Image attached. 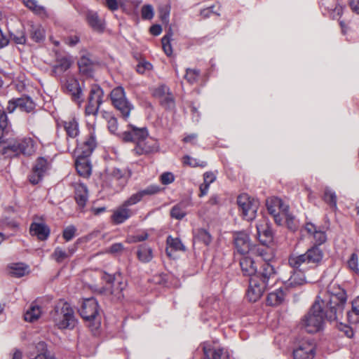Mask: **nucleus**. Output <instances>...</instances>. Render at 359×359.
<instances>
[{
  "mask_svg": "<svg viewBox=\"0 0 359 359\" xmlns=\"http://www.w3.org/2000/svg\"><path fill=\"white\" fill-rule=\"evenodd\" d=\"M323 257L320 248L311 247L304 254L292 255L289 257V264L293 269H299L294 271L290 278L284 283L286 289L295 288L304 285L306 281L302 270L316 266Z\"/></svg>",
  "mask_w": 359,
  "mask_h": 359,
  "instance_id": "nucleus-1",
  "label": "nucleus"
},
{
  "mask_svg": "<svg viewBox=\"0 0 359 359\" xmlns=\"http://www.w3.org/2000/svg\"><path fill=\"white\" fill-rule=\"evenodd\" d=\"M347 296L346 291L336 282L327 287V297L320 300L325 307V316L328 320H338L342 314Z\"/></svg>",
  "mask_w": 359,
  "mask_h": 359,
  "instance_id": "nucleus-2",
  "label": "nucleus"
},
{
  "mask_svg": "<svg viewBox=\"0 0 359 359\" xmlns=\"http://www.w3.org/2000/svg\"><path fill=\"white\" fill-rule=\"evenodd\" d=\"M325 316V307L318 299L309 312L303 317L301 322L302 328L309 333L320 331L323 327Z\"/></svg>",
  "mask_w": 359,
  "mask_h": 359,
  "instance_id": "nucleus-3",
  "label": "nucleus"
},
{
  "mask_svg": "<svg viewBox=\"0 0 359 359\" xmlns=\"http://www.w3.org/2000/svg\"><path fill=\"white\" fill-rule=\"evenodd\" d=\"M34 151V142L31 138L10 139L0 142V152L7 157L20 154L31 155Z\"/></svg>",
  "mask_w": 359,
  "mask_h": 359,
  "instance_id": "nucleus-4",
  "label": "nucleus"
},
{
  "mask_svg": "<svg viewBox=\"0 0 359 359\" xmlns=\"http://www.w3.org/2000/svg\"><path fill=\"white\" fill-rule=\"evenodd\" d=\"M110 98L121 118L127 121L130 112L134 109V106L126 97L124 88L122 86L114 88L110 93Z\"/></svg>",
  "mask_w": 359,
  "mask_h": 359,
  "instance_id": "nucleus-5",
  "label": "nucleus"
},
{
  "mask_svg": "<svg viewBox=\"0 0 359 359\" xmlns=\"http://www.w3.org/2000/svg\"><path fill=\"white\" fill-rule=\"evenodd\" d=\"M51 319L59 329H72L76 325L74 311L67 303L56 306L51 313Z\"/></svg>",
  "mask_w": 359,
  "mask_h": 359,
  "instance_id": "nucleus-6",
  "label": "nucleus"
},
{
  "mask_svg": "<svg viewBox=\"0 0 359 359\" xmlns=\"http://www.w3.org/2000/svg\"><path fill=\"white\" fill-rule=\"evenodd\" d=\"M236 202L243 219L247 221H252L255 219L259 206L257 199L247 194H242L237 197Z\"/></svg>",
  "mask_w": 359,
  "mask_h": 359,
  "instance_id": "nucleus-7",
  "label": "nucleus"
},
{
  "mask_svg": "<svg viewBox=\"0 0 359 359\" xmlns=\"http://www.w3.org/2000/svg\"><path fill=\"white\" fill-rule=\"evenodd\" d=\"M81 318L86 322H89V326L97 328L100 324L98 318L99 308L97 300L95 298L86 299L79 309Z\"/></svg>",
  "mask_w": 359,
  "mask_h": 359,
  "instance_id": "nucleus-8",
  "label": "nucleus"
},
{
  "mask_svg": "<svg viewBox=\"0 0 359 359\" xmlns=\"http://www.w3.org/2000/svg\"><path fill=\"white\" fill-rule=\"evenodd\" d=\"M149 136L147 128H137L133 125L129 124L128 130L120 135L123 141L128 142H133L137 145L140 142H142Z\"/></svg>",
  "mask_w": 359,
  "mask_h": 359,
  "instance_id": "nucleus-9",
  "label": "nucleus"
},
{
  "mask_svg": "<svg viewBox=\"0 0 359 359\" xmlns=\"http://www.w3.org/2000/svg\"><path fill=\"white\" fill-rule=\"evenodd\" d=\"M152 95L159 100L161 105L166 109H172L175 107V100L165 85L158 86L153 89Z\"/></svg>",
  "mask_w": 359,
  "mask_h": 359,
  "instance_id": "nucleus-10",
  "label": "nucleus"
},
{
  "mask_svg": "<svg viewBox=\"0 0 359 359\" xmlns=\"http://www.w3.org/2000/svg\"><path fill=\"white\" fill-rule=\"evenodd\" d=\"M269 288L265 283L259 281L257 277H251L249 280V287L247 291V298L250 302H255L263 295Z\"/></svg>",
  "mask_w": 359,
  "mask_h": 359,
  "instance_id": "nucleus-11",
  "label": "nucleus"
},
{
  "mask_svg": "<svg viewBox=\"0 0 359 359\" xmlns=\"http://www.w3.org/2000/svg\"><path fill=\"white\" fill-rule=\"evenodd\" d=\"M253 277H257L260 282L265 283L269 287L276 281V272L271 262H264L260 271H257Z\"/></svg>",
  "mask_w": 359,
  "mask_h": 359,
  "instance_id": "nucleus-12",
  "label": "nucleus"
},
{
  "mask_svg": "<svg viewBox=\"0 0 359 359\" xmlns=\"http://www.w3.org/2000/svg\"><path fill=\"white\" fill-rule=\"evenodd\" d=\"M67 93L72 95L74 101L81 103L82 90L79 86V81L72 76H67L65 80L61 81Z\"/></svg>",
  "mask_w": 359,
  "mask_h": 359,
  "instance_id": "nucleus-13",
  "label": "nucleus"
},
{
  "mask_svg": "<svg viewBox=\"0 0 359 359\" xmlns=\"http://www.w3.org/2000/svg\"><path fill=\"white\" fill-rule=\"evenodd\" d=\"M256 228L257 238L262 245H266L272 241L273 233L267 219H259L256 224Z\"/></svg>",
  "mask_w": 359,
  "mask_h": 359,
  "instance_id": "nucleus-14",
  "label": "nucleus"
},
{
  "mask_svg": "<svg viewBox=\"0 0 359 359\" xmlns=\"http://www.w3.org/2000/svg\"><path fill=\"white\" fill-rule=\"evenodd\" d=\"M233 243L236 251L241 255H246L252 250V245L248 233L243 231L233 234Z\"/></svg>",
  "mask_w": 359,
  "mask_h": 359,
  "instance_id": "nucleus-15",
  "label": "nucleus"
},
{
  "mask_svg": "<svg viewBox=\"0 0 359 359\" xmlns=\"http://www.w3.org/2000/svg\"><path fill=\"white\" fill-rule=\"evenodd\" d=\"M315 353V344L309 340L300 342L293 351L294 359H313Z\"/></svg>",
  "mask_w": 359,
  "mask_h": 359,
  "instance_id": "nucleus-16",
  "label": "nucleus"
},
{
  "mask_svg": "<svg viewBox=\"0 0 359 359\" xmlns=\"http://www.w3.org/2000/svg\"><path fill=\"white\" fill-rule=\"evenodd\" d=\"M97 142L95 135L93 133H90L89 136L81 144H77L75 149V154L77 157H88L89 156L95 148L96 147Z\"/></svg>",
  "mask_w": 359,
  "mask_h": 359,
  "instance_id": "nucleus-17",
  "label": "nucleus"
},
{
  "mask_svg": "<svg viewBox=\"0 0 359 359\" xmlns=\"http://www.w3.org/2000/svg\"><path fill=\"white\" fill-rule=\"evenodd\" d=\"M135 214V212L123 202L114 210L113 215H111V219L114 224H120L123 223Z\"/></svg>",
  "mask_w": 359,
  "mask_h": 359,
  "instance_id": "nucleus-18",
  "label": "nucleus"
},
{
  "mask_svg": "<svg viewBox=\"0 0 359 359\" xmlns=\"http://www.w3.org/2000/svg\"><path fill=\"white\" fill-rule=\"evenodd\" d=\"M158 148L157 142L147 137L144 140L140 142L137 145H135L133 151L135 154L140 156L154 152L158 150Z\"/></svg>",
  "mask_w": 359,
  "mask_h": 359,
  "instance_id": "nucleus-19",
  "label": "nucleus"
},
{
  "mask_svg": "<svg viewBox=\"0 0 359 359\" xmlns=\"http://www.w3.org/2000/svg\"><path fill=\"white\" fill-rule=\"evenodd\" d=\"M203 350L208 359H229V353L224 348L212 347L210 344H204Z\"/></svg>",
  "mask_w": 359,
  "mask_h": 359,
  "instance_id": "nucleus-20",
  "label": "nucleus"
},
{
  "mask_svg": "<svg viewBox=\"0 0 359 359\" xmlns=\"http://www.w3.org/2000/svg\"><path fill=\"white\" fill-rule=\"evenodd\" d=\"M159 191V187L155 185H151L147 187L146 189L141 190L135 194H133L131 195L126 201H124V203L128 206H131L133 205L137 204L140 201H142V199L145 196H149L154 194L157 193Z\"/></svg>",
  "mask_w": 359,
  "mask_h": 359,
  "instance_id": "nucleus-21",
  "label": "nucleus"
},
{
  "mask_svg": "<svg viewBox=\"0 0 359 359\" xmlns=\"http://www.w3.org/2000/svg\"><path fill=\"white\" fill-rule=\"evenodd\" d=\"M86 20L88 25L95 32H102L104 29V21L94 11H88L86 13Z\"/></svg>",
  "mask_w": 359,
  "mask_h": 359,
  "instance_id": "nucleus-22",
  "label": "nucleus"
},
{
  "mask_svg": "<svg viewBox=\"0 0 359 359\" xmlns=\"http://www.w3.org/2000/svg\"><path fill=\"white\" fill-rule=\"evenodd\" d=\"M266 208L270 215L276 214L278 212L283 213L289 210V206L278 197L268 198Z\"/></svg>",
  "mask_w": 359,
  "mask_h": 359,
  "instance_id": "nucleus-23",
  "label": "nucleus"
},
{
  "mask_svg": "<svg viewBox=\"0 0 359 359\" xmlns=\"http://www.w3.org/2000/svg\"><path fill=\"white\" fill-rule=\"evenodd\" d=\"M72 62L66 56H58L56 58L55 65L53 66L52 72L57 77L62 76L71 67Z\"/></svg>",
  "mask_w": 359,
  "mask_h": 359,
  "instance_id": "nucleus-24",
  "label": "nucleus"
},
{
  "mask_svg": "<svg viewBox=\"0 0 359 359\" xmlns=\"http://www.w3.org/2000/svg\"><path fill=\"white\" fill-rule=\"evenodd\" d=\"M29 231L32 236H36L41 241L46 240L50 234L48 226L42 223H32Z\"/></svg>",
  "mask_w": 359,
  "mask_h": 359,
  "instance_id": "nucleus-25",
  "label": "nucleus"
},
{
  "mask_svg": "<svg viewBox=\"0 0 359 359\" xmlns=\"http://www.w3.org/2000/svg\"><path fill=\"white\" fill-rule=\"evenodd\" d=\"M62 125L67 137L75 139L78 137L79 135V126L76 118H71L64 121Z\"/></svg>",
  "mask_w": 359,
  "mask_h": 359,
  "instance_id": "nucleus-26",
  "label": "nucleus"
},
{
  "mask_svg": "<svg viewBox=\"0 0 359 359\" xmlns=\"http://www.w3.org/2000/svg\"><path fill=\"white\" fill-rule=\"evenodd\" d=\"M240 265L244 276L252 277L256 274L257 268L255 262L250 257H244L240 261Z\"/></svg>",
  "mask_w": 359,
  "mask_h": 359,
  "instance_id": "nucleus-27",
  "label": "nucleus"
},
{
  "mask_svg": "<svg viewBox=\"0 0 359 359\" xmlns=\"http://www.w3.org/2000/svg\"><path fill=\"white\" fill-rule=\"evenodd\" d=\"M75 199L77 204L83 208L88 199V189L83 184H77L75 187Z\"/></svg>",
  "mask_w": 359,
  "mask_h": 359,
  "instance_id": "nucleus-28",
  "label": "nucleus"
},
{
  "mask_svg": "<svg viewBox=\"0 0 359 359\" xmlns=\"http://www.w3.org/2000/svg\"><path fill=\"white\" fill-rule=\"evenodd\" d=\"M285 293L283 287L276 290L270 292L266 298V303L269 306H278L280 304L285 298Z\"/></svg>",
  "mask_w": 359,
  "mask_h": 359,
  "instance_id": "nucleus-29",
  "label": "nucleus"
},
{
  "mask_svg": "<svg viewBox=\"0 0 359 359\" xmlns=\"http://www.w3.org/2000/svg\"><path fill=\"white\" fill-rule=\"evenodd\" d=\"M167 245L166 248V253L169 257H171V251H183L186 250L185 246L182 243L181 240L179 238H172L169 236L167 238Z\"/></svg>",
  "mask_w": 359,
  "mask_h": 359,
  "instance_id": "nucleus-30",
  "label": "nucleus"
},
{
  "mask_svg": "<svg viewBox=\"0 0 359 359\" xmlns=\"http://www.w3.org/2000/svg\"><path fill=\"white\" fill-rule=\"evenodd\" d=\"M105 278L107 282L112 283L110 292L113 295L114 299L116 300H120L122 299L123 297V290L125 287V284L119 282L117 284H115L114 282V278L109 275H107Z\"/></svg>",
  "mask_w": 359,
  "mask_h": 359,
  "instance_id": "nucleus-31",
  "label": "nucleus"
},
{
  "mask_svg": "<svg viewBox=\"0 0 359 359\" xmlns=\"http://www.w3.org/2000/svg\"><path fill=\"white\" fill-rule=\"evenodd\" d=\"M87 157H77L76 169L79 175L88 177L91 173V166L86 160Z\"/></svg>",
  "mask_w": 359,
  "mask_h": 359,
  "instance_id": "nucleus-32",
  "label": "nucleus"
},
{
  "mask_svg": "<svg viewBox=\"0 0 359 359\" xmlns=\"http://www.w3.org/2000/svg\"><path fill=\"white\" fill-rule=\"evenodd\" d=\"M212 241L210 233L204 229H197L194 231V243H201L208 245Z\"/></svg>",
  "mask_w": 359,
  "mask_h": 359,
  "instance_id": "nucleus-33",
  "label": "nucleus"
},
{
  "mask_svg": "<svg viewBox=\"0 0 359 359\" xmlns=\"http://www.w3.org/2000/svg\"><path fill=\"white\" fill-rule=\"evenodd\" d=\"M137 255L140 262H149L153 258L152 249L147 245H140L138 247Z\"/></svg>",
  "mask_w": 359,
  "mask_h": 359,
  "instance_id": "nucleus-34",
  "label": "nucleus"
},
{
  "mask_svg": "<svg viewBox=\"0 0 359 359\" xmlns=\"http://www.w3.org/2000/svg\"><path fill=\"white\" fill-rule=\"evenodd\" d=\"M323 201L333 211H336L337 210V195L335 191H334L330 188L327 187L325 189L323 194Z\"/></svg>",
  "mask_w": 359,
  "mask_h": 359,
  "instance_id": "nucleus-35",
  "label": "nucleus"
},
{
  "mask_svg": "<svg viewBox=\"0 0 359 359\" xmlns=\"http://www.w3.org/2000/svg\"><path fill=\"white\" fill-rule=\"evenodd\" d=\"M103 95L104 93L102 89L100 86L94 85L91 87L88 102L101 105Z\"/></svg>",
  "mask_w": 359,
  "mask_h": 359,
  "instance_id": "nucleus-36",
  "label": "nucleus"
},
{
  "mask_svg": "<svg viewBox=\"0 0 359 359\" xmlns=\"http://www.w3.org/2000/svg\"><path fill=\"white\" fill-rule=\"evenodd\" d=\"M29 33L32 40L37 43L43 41L45 39V29L41 25H32Z\"/></svg>",
  "mask_w": 359,
  "mask_h": 359,
  "instance_id": "nucleus-37",
  "label": "nucleus"
},
{
  "mask_svg": "<svg viewBox=\"0 0 359 359\" xmlns=\"http://www.w3.org/2000/svg\"><path fill=\"white\" fill-rule=\"evenodd\" d=\"M17 105L21 111L29 113L35 108V104L28 97H22L17 99Z\"/></svg>",
  "mask_w": 359,
  "mask_h": 359,
  "instance_id": "nucleus-38",
  "label": "nucleus"
},
{
  "mask_svg": "<svg viewBox=\"0 0 359 359\" xmlns=\"http://www.w3.org/2000/svg\"><path fill=\"white\" fill-rule=\"evenodd\" d=\"M347 318L351 323L359 322V296L352 302V311L347 313Z\"/></svg>",
  "mask_w": 359,
  "mask_h": 359,
  "instance_id": "nucleus-39",
  "label": "nucleus"
},
{
  "mask_svg": "<svg viewBox=\"0 0 359 359\" xmlns=\"http://www.w3.org/2000/svg\"><path fill=\"white\" fill-rule=\"evenodd\" d=\"M41 314V309L39 306L31 305L25 313V320L28 322H34L39 319Z\"/></svg>",
  "mask_w": 359,
  "mask_h": 359,
  "instance_id": "nucleus-40",
  "label": "nucleus"
},
{
  "mask_svg": "<svg viewBox=\"0 0 359 359\" xmlns=\"http://www.w3.org/2000/svg\"><path fill=\"white\" fill-rule=\"evenodd\" d=\"M27 271V266L22 263L12 264L9 266V272L15 277H22Z\"/></svg>",
  "mask_w": 359,
  "mask_h": 359,
  "instance_id": "nucleus-41",
  "label": "nucleus"
},
{
  "mask_svg": "<svg viewBox=\"0 0 359 359\" xmlns=\"http://www.w3.org/2000/svg\"><path fill=\"white\" fill-rule=\"evenodd\" d=\"M23 4L29 10L36 14H44L46 13L45 8L40 6L36 0H22Z\"/></svg>",
  "mask_w": 359,
  "mask_h": 359,
  "instance_id": "nucleus-42",
  "label": "nucleus"
},
{
  "mask_svg": "<svg viewBox=\"0 0 359 359\" xmlns=\"http://www.w3.org/2000/svg\"><path fill=\"white\" fill-rule=\"evenodd\" d=\"M184 208L183 203L174 205L170 210L171 217L177 219H182L186 215Z\"/></svg>",
  "mask_w": 359,
  "mask_h": 359,
  "instance_id": "nucleus-43",
  "label": "nucleus"
},
{
  "mask_svg": "<svg viewBox=\"0 0 359 359\" xmlns=\"http://www.w3.org/2000/svg\"><path fill=\"white\" fill-rule=\"evenodd\" d=\"M283 214L284 215L287 228L292 231H295L299 226L298 221L293 215L289 213L288 210Z\"/></svg>",
  "mask_w": 359,
  "mask_h": 359,
  "instance_id": "nucleus-44",
  "label": "nucleus"
},
{
  "mask_svg": "<svg viewBox=\"0 0 359 359\" xmlns=\"http://www.w3.org/2000/svg\"><path fill=\"white\" fill-rule=\"evenodd\" d=\"M48 169V163L46 159L43 157H40L37 158L36 163L33 168L34 172H38L41 173L42 175L46 172Z\"/></svg>",
  "mask_w": 359,
  "mask_h": 359,
  "instance_id": "nucleus-45",
  "label": "nucleus"
},
{
  "mask_svg": "<svg viewBox=\"0 0 359 359\" xmlns=\"http://www.w3.org/2000/svg\"><path fill=\"white\" fill-rule=\"evenodd\" d=\"M10 36L11 40L17 44H25L27 41L25 32L23 29L17 30L15 32H11Z\"/></svg>",
  "mask_w": 359,
  "mask_h": 359,
  "instance_id": "nucleus-46",
  "label": "nucleus"
},
{
  "mask_svg": "<svg viewBox=\"0 0 359 359\" xmlns=\"http://www.w3.org/2000/svg\"><path fill=\"white\" fill-rule=\"evenodd\" d=\"M52 257L57 263H62L69 258L67 251L60 247L55 248L54 252L52 254Z\"/></svg>",
  "mask_w": 359,
  "mask_h": 359,
  "instance_id": "nucleus-47",
  "label": "nucleus"
},
{
  "mask_svg": "<svg viewBox=\"0 0 359 359\" xmlns=\"http://www.w3.org/2000/svg\"><path fill=\"white\" fill-rule=\"evenodd\" d=\"M104 117L107 121V126L109 131L111 133H115L118 130V122L116 118L110 113H105Z\"/></svg>",
  "mask_w": 359,
  "mask_h": 359,
  "instance_id": "nucleus-48",
  "label": "nucleus"
},
{
  "mask_svg": "<svg viewBox=\"0 0 359 359\" xmlns=\"http://www.w3.org/2000/svg\"><path fill=\"white\" fill-rule=\"evenodd\" d=\"M200 72L196 69H187L184 79L190 84L195 83L199 77Z\"/></svg>",
  "mask_w": 359,
  "mask_h": 359,
  "instance_id": "nucleus-49",
  "label": "nucleus"
},
{
  "mask_svg": "<svg viewBox=\"0 0 359 359\" xmlns=\"http://www.w3.org/2000/svg\"><path fill=\"white\" fill-rule=\"evenodd\" d=\"M183 163L191 167H202L204 168L206 166L207 163L205 161H200L196 158H192L190 156H185L183 158Z\"/></svg>",
  "mask_w": 359,
  "mask_h": 359,
  "instance_id": "nucleus-50",
  "label": "nucleus"
},
{
  "mask_svg": "<svg viewBox=\"0 0 359 359\" xmlns=\"http://www.w3.org/2000/svg\"><path fill=\"white\" fill-rule=\"evenodd\" d=\"M172 33H168L162 38V46L165 53L168 56H170L172 53V49L170 44Z\"/></svg>",
  "mask_w": 359,
  "mask_h": 359,
  "instance_id": "nucleus-51",
  "label": "nucleus"
},
{
  "mask_svg": "<svg viewBox=\"0 0 359 359\" xmlns=\"http://www.w3.org/2000/svg\"><path fill=\"white\" fill-rule=\"evenodd\" d=\"M7 116L3 110L0 109V142L4 140L2 138L5 131L7 130Z\"/></svg>",
  "mask_w": 359,
  "mask_h": 359,
  "instance_id": "nucleus-52",
  "label": "nucleus"
},
{
  "mask_svg": "<svg viewBox=\"0 0 359 359\" xmlns=\"http://www.w3.org/2000/svg\"><path fill=\"white\" fill-rule=\"evenodd\" d=\"M321 228L320 226H317L312 222H306L302 231H305L311 238H313L316 234V232H318Z\"/></svg>",
  "mask_w": 359,
  "mask_h": 359,
  "instance_id": "nucleus-53",
  "label": "nucleus"
},
{
  "mask_svg": "<svg viewBox=\"0 0 359 359\" xmlns=\"http://www.w3.org/2000/svg\"><path fill=\"white\" fill-rule=\"evenodd\" d=\"M313 239L316 244L313 247L318 248L317 245L323 244L327 240L325 231L320 229L318 232H316Z\"/></svg>",
  "mask_w": 359,
  "mask_h": 359,
  "instance_id": "nucleus-54",
  "label": "nucleus"
},
{
  "mask_svg": "<svg viewBox=\"0 0 359 359\" xmlns=\"http://www.w3.org/2000/svg\"><path fill=\"white\" fill-rule=\"evenodd\" d=\"M142 18L144 20H151L154 15V8L151 5H144L141 11Z\"/></svg>",
  "mask_w": 359,
  "mask_h": 359,
  "instance_id": "nucleus-55",
  "label": "nucleus"
},
{
  "mask_svg": "<svg viewBox=\"0 0 359 359\" xmlns=\"http://www.w3.org/2000/svg\"><path fill=\"white\" fill-rule=\"evenodd\" d=\"M348 268L356 273H359V268H358V259L356 254L353 253L351 255V257L348 260Z\"/></svg>",
  "mask_w": 359,
  "mask_h": 359,
  "instance_id": "nucleus-56",
  "label": "nucleus"
},
{
  "mask_svg": "<svg viewBox=\"0 0 359 359\" xmlns=\"http://www.w3.org/2000/svg\"><path fill=\"white\" fill-rule=\"evenodd\" d=\"M258 253L264 262H271L273 259V255L271 250L268 248L258 249Z\"/></svg>",
  "mask_w": 359,
  "mask_h": 359,
  "instance_id": "nucleus-57",
  "label": "nucleus"
},
{
  "mask_svg": "<svg viewBox=\"0 0 359 359\" xmlns=\"http://www.w3.org/2000/svg\"><path fill=\"white\" fill-rule=\"evenodd\" d=\"M76 229L73 225L67 226L63 231V238L66 241H71L75 236Z\"/></svg>",
  "mask_w": 359,
  "mask_h": 359,
  "instance_id": "nucleus-58",
  "label": "nucleus"
},
{
  "mask_svg": "<svg viewBox=\"0 0 359 359\" xmlns=\"http://www.w3.org/2000/svg\"><path fill=\"white\" fill-rule=\"evenodd\" d=\"M124 174L122 170L118 168H113L108 172V176L111 177L112 181H118L121 180Z\"/></svg>",
  "mask_w": 359,
  "mask_h": 359,
  "instance_id": "nucleus-59",
  "label": "nucleus"
},
{
  "mask_svg": "<svg viewBox=\"0 0 359 359\" xmlns=\"http://www.w3.org/2000/svg\"><path fill=\"white\" fill-rule=\"evenodd\" d=\"M152 65L147 61H142L136 67V70L140 74H144L147 70H150Z\"/></svg>",
  "mask_w": 359,
  "mask_h": 359,
  "instance_id": "nucleus-60",
  "label": "nucleus"
},
{
  "mask_svg": "<svg viewBox=\"0 0 359 359\" xmlns=\"http://www.w3.org/2000/svg\"><path fill=\"white\" fill-rule=\"evenodd\" d=\"M64 41L67 45L74 47L80 41V37L78 35H70L65 38Z\"/></svg>",
  "mask_w": 359,
  "mask_h": 359,
  "instance_id": "nucleus-61",
  "label": "nucleus"
},
{
  "mask_svg": "<svg viewBox=\"0 0 359 359\" xmlns=\"http://www.w3.org/2000/svg\"><path fill=\"white\" fill-rule=\"evenodd\" d=\"M174 180L175 177L172 172H164L161 175V182L163 184H171Z\"/></svg>",
  "mask_w": 359,
  "mask_h": 359,
  "instance_id": "nucleus-62",
  "label": "nucleus"
},
{
  "mask_svg": "<svg viewBox=\"0 0 359 359\" xmlns=\"http://www.w3.org/2000/svg\"><path fill=\"white\" fill-rule=\"evenodd\" d=\"M100 105L92 102H88L86 107V114L87 115H95L97 113Z\"/></svg>",
  "mask_w": 359,
  "mask_h": 359,
  "instance_id": "nucleus-63",
  "label": "nucleus"
},
{
  "mask_svg": "<svg viewBox=\"0 0 359 359\" xmlns=\"http://www.w3.org/2000/svg\"><path fill=\"white\" fill-rule=\"evenodd\" d=\"M78 65L81 69L86 67L87 70L88 69V67L91 66L92 61L87 56H82L79 59ZM84 70H86V69Z\"/></svg>",
  "mask_w": 359,
  "mask_h": 359,
  "instance_id": "nucleus-64",
  "label": "nucleus"
}]
</instances>
